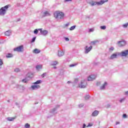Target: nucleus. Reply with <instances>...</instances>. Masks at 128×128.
Wrapping results in <instances>:
<instances>
[{"instance_id": "obj_58", "label": "nucleus", "mask_w": 128, "mask_h": 128, "mask_svg": "<svg viewBox=\"0 0 128 128\" xmlns=\"http://www.w3.org/2000/svg\"><path fill=\"white\" fill-rule=\"evenodd\" d=\"M38 103H35V104H36Z\"/></svg>"}, {"instance_id": "obj_27", "label": "nucleus", "mask_w": 128, "mask_h": 128, "mask_svg": "<svg viewBox=\"0 0 128 128\" xmlns=\"http://www.w3.org/2000/svg\"><path fill=\"white\" fill-rule=\"evenodd\" d=\"M76 26H71L70 28V30H74V28H76Z\"/></svg>"}, {"instance_id": "obj_46", "label": "nucleus", "mask_w": 128, "mask_h": 128, "mask_svg": "<svg viewBox=\"0 0 128 128\" xmlns=\"http://www.w3.org/2000/svg\"><path fill=\"white\" fill-rule=\"evenodd\" d=\"M83 106H84V104H80L79 105V107H80V108H82Z\"/></svg>"}, {"instance_id": "obj_53", "label": "nucleus", "mask_w": 128, "mask_h": 128, "mask_svg": "<svg viewBox=\"0 0 128 128\" xmlns=\"http://www.w3.org/2000/svg\"><path fill=\"white\" fill-rule=\"evenodd\" d=\"M54 68L56 69V67L54 66Z\"/></svg>"}, {"instance_id": "obj_18", "label": "nucleus", "mask_w": 128, "mask_h": 128, "mask_svg": "<svg viewBox=\"0 0 128 128\" xmlns=\"http://www.w3.org/2000/svg\"><path fill=\"white\" fill-rule=\"evenodd\" d=\"M50 16V14L48 11H46L44 12L43 16Z\"/></svg>"}, {"instance_id": "obj_22", "label": "nucleus", "mask_w": 128, "mask_h": 128, "mask_svg": "<svg viewBox=\"0 0 128 128\" xmlns=\"http://www.w3.org/2000/svg\"><path fill=\"white\" fill-rule=\"evenodd\" d=\"M33 52H34V54H40V50L38 48H36L34 50Z\"/></svg>"}, {"instance_id": "obj_9", "label": "nucleus", "mask_w": 128, "mask_h": 128, "mask_svg": "<svg viewBox=\"0 0 128 128\" xmlns=\"http://www.w3.org/2000/svg\"><path fill=\"white\" fill-rule=\"evenodd\" d=\"M92 46H90V47H88V46H86L85 47V54H88L90 50H92Z\"/></svg>"}, {"instance_id": "obj_57", "label": "nucleus", "mask_w": 128, "mask_h": 128, "mask_svg": "<svg viewBox=\"0 0 128 128\" xmlns=\"http://www.w3.org/2000/svg\"><path fill=\"white\" fill-rule=\"evenodd\" d=\"M107 106H110V104H108Z\"/></svg>"}, {"instance_id": "obj_21", "label": "nucleus", "mask_w": 128, "mask_h": 128, "mask_svg": "<svg viewBox=\"0 0 128 128\" xmlns=\"http://www.w3.org/2000/svg\"><path fill=\"white\" fill-rule=\"evenodd\" d=\"M16 120V118H7V120L8 122H12Z\"/></svg>"}, {"instance_id": "obj_37", "label": "nucleus", "mask_w": 128, "mask_h": 128, "mask_svg": "<svg viewBox=\"0 0 128 128\" xmlns=\"http://www.w3.org/2000/svg\"><path fill=\"white\" fill-rule=\"evenodd\" d=\"M90 98V96L87 95L85 96V100H88Z\"/></svg>"}, {"instance_id": "obj_31", "label": "nucleus", "mask_w": 128, "mask_h": 128, "mask_svg": "<svg viewBox=\"0 0 128 128\" xmlns=\"http://www.w3.org/2000/svg\"><path fill=\"white\" fill-rule=\"evenodd\" d=\"M100 28L101 30H106V26H102L100 27Z\"/></svg>"}, {"instance_id": "obj_47", "label": "nucleus", "mask_w": 128, "mask_h": 128, "mask_svg": "<svg viewBox=\"0 0 128 128\" xmlns=\"http://www.w3.org/2000/svg\"><path fill=\"white\" fill-rule=\"evenodd\" d=\"M96 86H100V82H97Z\"/></svg>"}, {"instance_id": "obj_41", "label": "nucleus", "mask_w": 128, "mask_h": 128, "mask_svg": "<svg viewBox=\"0 0 128 128\" xmlns=\"http://www.w3.org/2000/svg\"><path fill=\"white\" fill-rule=\"evenodd\" d=\"M46 73H44V74L42 75V78H44V76H46Z\"/></svg>"}, {"instance_id": "obj_39", "label": "nucleus", "mask_w": 128, "mask_h": 128, "mask_svg": "<svg viewBox=\"0 0 128 128\" xmlns=\"http://www.w3.org/2000/svg\"><path fill=\"white\" fill-rule=\"evenodd\" d=\"M110 50H111L112 52V50H114V47H111L109 48Z\"/></svg>"}, {"instance_id": "obj_33", "label": "nucleus", "mask_w": 128, "mask_h": 128, "mask_svg": "<svg viewBox=\"0 0 128 128\" xmlns=\"http://www.w3.org/2000/svg\"><path fill=\"white\" fill-rule=\"evenodd\" d=\"M34 34H38V29H35L34 30Z\"/></svg>"}, {"instance_id": "obj_11", "label": "nucleus", "mask_w": 128, "mask_h": 128, "mask_svg": "<svg viewBox=\"0 0 128 128\" xmlns=\"http://www.w3.org/2000/svg\"><path fill=\"white\" fill-rule=\"evenodd\" d=\"M95 78H96V75H90L89 76L88 78V80L90 81V80H94Z\"/></svg>"}, {"instance_id": "obj_35", "label": "nucleus", "mask_w": 128, "mask_h": 128, "mask_svg": "<svg viewBox=\"0 0 128 128\" xmlns=\"http://www.w3.org/2000/svg\"><path fill=\"white\" fill-rule=\"evenodd\" d=\"M76 66V64H71L69 66L70 68H72L74 66Z\"/></svg>"}, {"instance_id": "obj_40", "label": "nucleus", "mask_w": 128, "mask_h": 128, "mask_svg": "<svg viewBox=\"0 0 128 128\" xmlns=\"http://www.w3.org/2000/svg\"><path fill=\"white\" fill-rule=\"evenodd\" d=\"M2 60L0 59V66H2Z\"/></svg>"}, {"instance_id": "obj_36", "label": "nucleus", "mask_w": 128, "mask_h": 128, "mask_svg": "<svg viewBox=\"0 0 128 128\" xmlns=\"http://www.w3.org/2000/svg\"><path fill=\"white\" fill-rule=\"evenodd\" d=\"M123 118H128V116H126V114H123Z\"/></svg>"}, {"instance_id": "obj_59", "label": "nucleus", "mask_w": 128, "mask_h": 128, "mask_svg": "<svg viewBox=\"0 0 128 128\" xmlns=\"http://www.w3.org/2000/svg\"><path fill=\"white\" fill-rule=\"evenodd\" d=\"M18 21H20V20H18Z\"/></svg>"}, {"instance_id": "obj_42", "label": "nucleus", "mask_w": 128, "mask_h": 128, "mask_svg": "<svg viewBox=\"0 0 128 128\" xmlns=\"http://www.w3.org/2000/svg\"><path fill=\"white\" fill-rule=\"evenodd\" d=\"M72 0H64V2H72Z\"/></svg>"}, {"instance_id": "obj_14", "label": "nucleus", "mask_w": 128, "mask_h": 128, "mask_svg": "<svg viewBox=\"0 0 128 128\" xmlns=\"http://www.w3.org/2000/svg\"><path fill=\"white\" fill-rule=\"evenodd\" d=\"M118 56H120V55L118 54V53L114 54L110 56V59L114 60V58H118Z\"/></svg>"}, {"instance_id": "obj_1", "label": "nucleus", "mask_w": 128, "mask_h": 128, "mask_svg": "<svg viewBox=\"0 0 128 128\" xmlns=\"http://www.w3.org/2000/svg\"><path fill=\"white\" fill-rule=\"evenodd\" d=\"M64 14L60 11H56L54 13V17L56 20H62L64 18Z\"/></svg>"}, {"instance_id": "obj_45", "label": "nucleus", "mask_w": 128, "mask_h": 128, "mask_svg": "<svg viewBox=\"0 0 128 128\" xmlns=\"http://www.w3.org/2000/svg\"><path fill=\"white\" fill-rule=\"evenodd\" d=\"M38 31L40 30V32L41 33L42 32V28H38Z\"/></svg>"}, {"instance_id": "obj_12", "label": "nucleus", "mask_w": 128, "mask_h": 128, "mask_svg": "<svg viewBox=\"0 0 128 128\" xmlns=\"http://www.w3.org/2000/svg\"><path fill=\"white\" fill-rule=\"evenodd\" d=\"M64 56V52L62 50H59L58 51V56Z\"/></svg>"}, {"instance_id": "obj_51", "label": "nucleus", "mask_w": 128, "mask_h": 128, "mask_svg": "<svg viewBox=\"0 0 128 128\" xmlns=\"http://www.w3.org/2000/svg\"><path fill=\"white\" fill-rule=\"evenodd\" d=\"M116 124H120V122H116Z\"/></svg>"}, {"instance_id": "obj_32", "label": "nucleus", "mask_w": 128, "mask_h": 128, "mask_svg": "<svg viewBox=\"0 0 128 128\" xmlns=\"http://www.w3.org/2000/svg\"><path fill=\"white\" fill-rule=\"evenodd\" d=\"M25 128H30V125L28 123H26L25 124Z\"/></svg>"}, {"instance_id": "obj_8", "label": "nucleus", "mask_w": 128, "mask_h": 128, "mask_svg": "<svg viewBox=\"0 0 128 128\" xmlns=\"http://www.w3.org/2000/svg\"><path fill=\"white\" fill-rule=\"evenodd\" d=\"M117 44H118V46H120V47L124 46L126 44V41L124 40L118 41L117 42Z\"/></svg>"}, {"instance_id": "obj_23", "label": "nucleus", "mask_w": 128, "mask_h": 128, "mask_svg": "<svg viewBox=\"0 0 128 128\" xmlns=\"http://www.w3.org/2000/svg\"><path fill=\"white\" fill-rule=\"evenodd\" d=\"M42 80H38L34 83V84H42Z\"/></svg>"}, {"instance_id": "obj_17", "label": "nucleus", "mask_w": 128, "mask_h": 128, "mask_svg": "<svg viewBox=\"0 0 128 128\" xmlns=\"http://www.w3.org/2000/svg\"><path fill=\"white\" fill-rule=\"evenodd\" d=\"M5 36H10V34H12V30H8L6 32H5Z\"/></svg>"}, {"instance_id": "obj_26", "label": "nucleus", "mask_w": 128, "mask_h": 128, "mask_svg": "<svg viewBox=\"0 0 128 128\" xmlns=\"http://www.w3.org/2000/svg\"><path fill=\"white\" fill-rule=\"evenodd\" d=\"M126 100V98H121L120 100H119V102H120V104H122V102H124Z\"/></svg>"}, {"instance_id": "obj_3", "label": "nucleus", "mask_w": 128, "mask_h": 128, "mask_svg": "<svg viewBox=\"0 0 128 128\" xmlns=\"http://www.w3.org/2000/svg\"><path fill=\"white\" fill-rule=\"evenodd\" d=\"M9 6H10V5H6L4 7H2L0 9V16H4L6 12V10L8 8Z\"/></svg>"}, {"instance_id": "obj_38", "label": "nucleus", "mask_w": 128, "mask_h": 128, "mask_svg": "<svg viewBox=\"0 0 128 128\" xmlns=\"http://www.w3.org/2000/svg\"><path fill=\"white\" fill-rule=\"evenodd\" d=\"M94 32V28L89 29V32Z\"/></svg>"}, {"instance_id": "obj_15", "label": "nucleus", "mask_w": 128, "mask_h": 128, "mask_svg": "<svg viewBox=\"0 0 128 128\" xmlns=\"http://www.w3.org/2000/svg\"><path fill=\"white\" fill-rule=\"evenodd\" d=\"M108 86V82H104V83L102 84V86L100 87V90H104L106 88V86Z\"/></svg>"}, {"instance_id": "obj_13", "label": "nucleus", "mask_w": 128, "mask_h": 128, "mask_svg": "<svg viewBox=\"0 0 128 128\" xmlns=\"http://www.w3.org/2000/svg\"><path fill=\"white\" fill-rule=\"evenodd\" d=\"M98 114H100V112L96 110H95L94 112H92V116H98Z\"/></svg>"}, {"instance_id": "obj_2", "label": "nucleus", "mask_w": 128, "mask_h": 128, "mask_svg": "<svg viewBox=\"0 0 128 128\" xmlns=\"http://www.w3.org/2000/svg\"><path fill=\"white\" fill-rule=\"evenodd\" d=\"M108 2V0H100V1L98 2L92 1L91 2H90V4L92 6H96V4L97 6H102V4H104V2Z\"/></svg>"}, {"instance_id": "obj_4", "label": "nucleus", "mask_w": 128, "mask_h": 128, "mask_svg": "<svg viewBox=\"0 0 128 128\" xmlns=\"http://www.w3.org/2000/svg\"><path fill=\"white\" fill-rule=\"evenodd\" d=\"M88 86V82L86 80H82L80 83L78 84V87L80 88H86Z\"/></svg>"}, {"instance_id": "obj_55", "label": "nucleus", "mask_w": 128, "mask_h": 128, "mask_svg": "<svg viewBox=\"0 0 128 128\" xmlns=\"http://www.w3.org/2000/svg\"><path fill=\"white\" fill-rule=\"evenodd\" d=\"M75 80L76 82H78V79L76 80Z\"/></svg>"}, {"instance_id": "obj_7", "label": "nucleus", "mask_w": 128, "mask_h": 128, "mask_svg": "<svg viewBox=\"0 0 128 128\" xmlns=\"http://www.w3.org/2000/svg\"><path fill=\"white\" fill-rule=\"evenodd\" d=\"M14 52H24V46L22 45L14 49Z\"/></svg>"}, {"instance_id": "obj_19", "label": "nucleus", "mask_w": 128, "mask_h": 128, "mask_svg": "<svg viewBox=\"0 0 128 128\" xmlns=\"http://www.w3.org/2000/svg\"><path fill=\"white\" fill-rule=\"evenodd\" d=\"M60 108V106H57L56 108H54L52 110H50L51 114H54V112L56 110V108Z\"/></svg>"}, {"instance_id": "obj_43", "label": "nucleus", "mask_w": 128, "mask_h": 128, "mask_svg": "<svg viewBox=\"0 0 128 128\" xmlns=\"http://www.w3.org/2000/svg\"><path fill=\"white\" fill-rule=\"evenodd\" d=\"M64 38L66 42H68V40H70V39L68 38Z\"/></svg>"}, {"instance_id": "obj_20", "label": "nucleus", "mask_w": 128, "mask_h": 128, "mask_svg": "<svg viewBox=\"0 0 128 128\" xmlns=\"http://www.w3.org/2000/svg\"><path fill=\"white\" fill-rule=\"evenodd\" d=\"M42 65L38 64L36 66V70H42Z\"/></svg>"}, {"instance_id": "obj_52", "label": "nucleus", "mask_w": 128, "mask_h": 128, "mask_svg": "<svg viewBox=\"0 0 128 128\" xmlns=\"http://www.w3.org/2000/svg\"><path fill=\"white\" fill-rule=\"evenodd\" d=\"M126 94H128V91L126 92Z\"/></svg>"}, {"instance_id": "obj_29", "label": "nucleus", "mask_w": 128, "mask_h": 128, "mask_svg": "<svg viewBox=\"0 0 128 128\" xmlns=\"http://www.w3.org/2000/svg\"><path fill=\"white\" fill-rule=\"evenodd\" d=\"M56 64H58V61H54L52 64V66H56Z\"/></svg>"}, {"instance_id": "obj_44", "label": "nucleus", "mask_w": 128, "mask_h": 128, "mask_svg": "<svg viewBox=\"0 0 128 128\" xmlns=\"http://www.w3.org/2000/svg\"><path fill=\"white\" fill-rule=\"evenodd\" d=\"M88 126H92V124H89L86 126V127H87V128H88Z\"/></svg>"}, {"instance_id": "obj_16", "label": "nucleus", "mask_w": 128, "mask_h": 128, "mask_svg": "<svg viewBox=\"0 0 128 128\" xmlns=\"http://www.w3.org/2000/svg\"><path fill=\"white\" fill-rule=\"evenodd\" d=\"M40 34H42V36H46V34H48V31L46 30H42Z\"/></svg>"}, {"instance_id": "obj_54", "label": "nucleus", "mask_w": 128, "mask_h": 128, "mask_svg": "<svg viewBox=\"0 0 128 128\" xmlns=\"http://www.w3.org/2000/svg\"><path fill=\"white\" fill-rule=\"evenodd\" d=\"M16 106H18V102L16 103Z\"/></svg>"}, {"instance_id": "obj_6", "label": "nucleus", "mask_w": 128, "mask_h": 128, "mask_svg": "<svg viewBox=\"0 0 128 128\" xmlns=\"http://www.w3.org/2000/svg\"><path fill=\"white\" fill-rule=\"evenodd\" d=\"M26 78H28V79H26V78L25 79H23L22 80V82H25L26 84L28 82V80H30V78H32V74L31 73H28L26 74Z\"/></svg>"}, {"instance_id": "obj_24", "label": "nucleus", "mask_w": 128, "mask_h": 128, "mask_svg": "<svg viewBox=\"0 0 128 128\" xmlns=\"http://www.w3.org/2000/svg\"><path fill=\"white\" fill-rule=\"evenodd\" d=\"M96 42H98V40H96L92 42L91 44H92V46H95V44H96Z\"/></svg>"}, {"instance_id": "obj_34", "label": "nucleus", "mask_w": 128, "mask_h": 128, "mask_svg": "<svg viewBox=\"0 0 128 128\" xmlns=\"http://www.w3.org/2000/svg\"><path fill=\"white\" fill-rule=\"evenodd\" d=\"M36 37H34L31 40V42H36Z\"/></svg>"}, {"instance_id": "obj_25", "label": "nucleus", "mask_w": 128, "mask_h": 128, "mask_svg": "<svg viewBox=\"0 0 128 128\" xmlns=\"http://www.w3.org/2000/svg\"><path fill=\"white\" fill-rule=\"evenodd\" d=\"M12 56H14L12 55V54H7V55L6 56V57L8 58H12Z\"/></svg>"}, {"instance_id": "obj_50", "label": "nucleus", "mask_w": 128, "mask_h": 128, "mask_svg": "<svg viewBox=\"0 0 128 128\" xmlns=\"http://www.w3.org/2000/svg\"><path fill=\"white\" fill-rule=\"evenodd\" d=\"M67 84H72V82H70V81H68V82H67Z\"/></svg>"}, {"instance_id": "obj_28", "label": "nucleus", "mask_w": 128, "mask_h": 128, "mask_svg": "<svg viewBox=\"0 0 128 128\" xmlns=\"http://www.w3.org/2000/svg\"><path fill=\"white\" fill-rule=\"evenodd\" d=\"M14 72H20V70L18 68H16L14 69Z\"/></svg>"}, {"instance_id": "obj_56", "label": "nucleus", "mask_w": 128, "mask_h": 128, "mask_svg": "<svg viewBox=\"0 0 128 128\" xmlns=\"http://www.w3.org/2000/svg\"><path fill=\"white\" fill-rule=\"evenodd\" d=\"M8 102H10V100H8Z\"/></svg>"}, {"instance_id": "obj_5", "label": "nucleus", "mask_w": 128, "mask_h": 128, "mask_svg": "<svg viewBox=\"0 0 128 128\" xmlns=\"http://www.w3.org/2000/svg\"><path fill=\"white\" fill-rule=\"evenodd\" d=\"M118 54L120 56L126 57V56L128 55V50H124L120 52H118Z\"/></svg>"}, {"instance_id": "obj_10", "label": "nucleus", "mask_w": 128, "mask_h": 128, "mask_svg": "<svg viewBox=\"0 0 128 128\" xmlns=\"http://www.w3.org/2000/svg\"><path fill=\"white\" fill-rule=\"evenodd\" d=\"M31 88L33 90H38V88H40V85H38V84L32 85L31 86Z\"/></svg>"}, {"instance_id": "obj_48", "label": "nucleus", "mask_w": 128, "mask_h": 128, "mask_svg": "<svg viewBox=\"0 0 128 128\" xmlns=\"http://www.w3.org/2000/svg\"><path fill=\"white\" fill-rule=\"evenodd\" d=\"M86 125L85 124H83L82 128H86Z\"/></svg>"}, {"instance_id": "obj_30", "label": "nucleus", "mask_w": 128, "mask_h": 128, "mask_svg": "<svg viewBox=\"0 0 128 128\" xmlns=\"http://www.w3.org/2000/svg\"><path fill=\"white\" fill-rule=\"evenodd\" d=\"M123 28H128V22L122 25Z\"/></svg>"}, {"instance_id": "obj_49", "label": "nucleus", "mask_w": 128, "mask_h": 128, "mask_svg": "<svg viewBox=\"0 0 128 128\" xmlns=\"http://www.w3.org/2000/svg\"><path fill=\"white\" fill-rule=\"evenodd\" d=\"M70 26V23H68L65 24V26Z\"/></svg>"}]
</instances>
